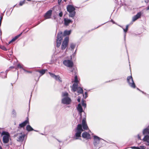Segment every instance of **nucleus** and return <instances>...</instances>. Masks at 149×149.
I'll return each instance as SVG.
<instances>
[{
    "mask_svg": "<svg viewBox=\"0 0 149 149\" xmlns=\"http://www.w3.org/2000/svg\"><path fill=\"white\" fill-rule=\"evenodd\" d=\"M102 140L104 141L103 139L95 135L93 136V144L95 149H98L101 146L100 142Z\"/></svg>",
    "mask_w": 149,
    "mask_h": 149,
    "instance_id": "nucleus-1",
    "label": "nucleus"
},
{
    "mask_svg": "<svg viewBox=\"0 0 149 149\" xmlns=\"http://www.w3.org/2000/svg\"><path fill=\"white\" fill-rule=\"evenodd\" d=\"M75 131L76 132L75 134L76 137L74 139L76 140L79 139V137H81V134L83 131V130L82 128V125L81 124H78L77 125V127L76 128Z\"/></svg>",
    "mask_w": 149,
    "mask_h": 149,
    "instance_id": "nucleus-2",
    "label": "nucleus"
},
{
    "mask_svg": "<svg viewBox=\"0 0 149 149\" xmlns=\"http://www.w3.org/2000/svg\"><path fill=\"white\" fill-rule=\"evenodd\" d=\"M63 33L62 32H60L58 33L56 41V45L57 47H59L61 42L63 41Z\"/></svg>",
    "mask_w": 149,
    "mask_h": 149,
    "instance_id": "nucleus-3",
    "label": "nucleus"
},
{
    "mask_svg": "<svg viewBox=\"0 0 149 149\" xmlns=\"http://www.w3.org/2000/svg\"><path fill=\"white\" fill-rule=\"evenodd\" d=\"M67 11L69 13V16L73 17L75 15V8L71 5H68L67 8Z\"/></svg>",
    "mask_w": 149,
    "mask_h": 149,
    "instance_id": "nucleus-4",
    "label": "nucleus"
},
{
    "mask_svg": "<svg viewBox=\"0 0 149 149\" xmlns=\"http://www.w3.org/2000/svg\"><path fill=\"white\" fill-rule=\"evenodd\" d=\"M1 135L3 136V143H8L10 136L9 133L8 132L3 131L2 132Z\"/></svg>",
    "mask_w": 149,
    "mask_h": 149,
    "instance_id": "nucleus-5",
    "label": "nucleus"
},
{
    "mask_svg": "<svg viewBox=\"0 0 149 149\" xmlns=\"http://www.w3.org/2000/svg\"><path fill=\"white\" fill-rule=\"evenodd\" d=\"M127 81L130 86L131 87L135 88L136 86L133 81V78L131 76H129L127 78Z\"/></svg>",
    "mask_w": 149,
    "mask_h": 149,
    "instance_id": "nucleus-6",
    "label": "nucleus"
},
{
    "mask_svg": "<svg viewBox=\"0 0 149 149\" xmlns=\"http://www.w3.org/2000/svg\"><path fill=\"white\" fill-rule=\"evenodd\" d=\"M71 102V99L68 97H63L61 100V103L63 104L68 105L70 104Z\"/></svg>",
    "mask_w": 149,
    "mask_h": 149,
    "instance_id": "nucleus-7",
    "label": "nucleus"
},
{
    "mask_svg": "<svg viewBox=\"0 0 149 149\" xmlns=\"http://www.w3.org/2000/svg\"><path fill=\"white\" fill-rule=\"evenodd\" d=\"M69 42V38L66 37L61 45V49L62 50H64L67 46Z\"/></svg>",
    "mask_w": 149,
    "mask_h": 149,
    "instance_id": "nucleus-8",
    "label": "nucleus"
},
{
    "mask_svg": "<svg viewBox=\"0 0 149 149\" xmlns=\"http://www.w3.org/2000/svg\"><path fill=\"white\" fill-rule=\"evenodd\" d=\"M63 64L65 66L69 67H72L73 65V62L72 61L69 60H65L63 61Z\"/></svg>",
    "mask_w": 149,
    "mask_h": 149,
    "instance_id": "nucleus-9",
    "label": "nucleus"
},
{
    "mask_svg": "<svg viewBox=\"0 0 149 149\" xmlns=\"http://www.w3.org/2000/svg\"><path fill=\"white\" fill-rule=\"evenodd\" d=\"M49 73L51 76V77L54 79L56 80L61 82L62 80L59 75H56L50 72H49Z\"/></svg>",
    "mask_w": 149,
    "mask_h": 149,
    "instance_id": "nucleus-10",
    "label": "nucleus"
},
{
    "mask_svg": "<svg viewBox=\"0 0 149 149\" xmlns=\"http://www.w3.org/2000/svg\"><path fill=\"white\" fill-rule=\"evenodd\" d=\"M52 13V10H50L47 11L44 15L45 19L51 18Z\"/></svg>",
    "mask_w": 149,
    "mask_h": 149,
    "instance_id": "nucleus-11",
    "label": "nucleus"
},
{
    "mask_svg": "<svg viewBox=\"0 0 149 149\" xmlns=\"http://www.w3.org/2000/svg\"><path fill=\"white\" fill-rule=\"evenodd\" d=\"M82 125L83 129L84 130H86L88 128V126L86 123V119L84 118L82 121Z\"/></svg>",
    "mask_w": 149,
    "mask_h": 149,
    "instance_id": "nucleus-12",
    "label": "nucleus"
},
{
    "mask_svg": "<svg viewBox=\"0 0 149 149\" xmlns=\"http://www.w3.org/2000/svg\"><path fill=\"white\" fill-rule=\"evenodd\" d=\"M141 12H139L136 15L132 17V21L134 22L138 19L140 18L141 17Z\"/></svg>",
    "mask_w": 149,
    "mask_h": 149,
    "instance_id": "nucleus-13",
    "label": "nucleus"
},
{
    "mask_svg": "<svg viewBox=\"0 0 149 149\" xmlns=\"http://www.w3.org/2000/svg\"><path fill=\"white\" fill-rule=\"evenodd\" d=\"M82 136L83 138L87 139L91 138L90 134L86 132H83L82 134Z\"/></svg>",
    "mask_w": 149,
    "mask_h": 149,
    "instance_id": "nucleus-14",
    "label": "nucleus"
},
{
    "mask_svg": "<svg viewBox=\"0 0 149 149\" xmlns=\"http://www.w3.org/2000/svg\"><path fill=\"white\" fill-rule=\"evenodd\" d=\"M71 87V88L72 91L73 92H75L77 90L78 88V84L74 83Z\"/></svg>",
    "mask_w": 149,
    "mask_h": 149,
    "instance_id": "nucleus-15",
    "label": "nucleus"
},
{
    "mask_svg": "<svg viewBox=\"0 0 149 149\" xmlns=\"http://www.w3.org/2000/svg\"><path fill=\"white\" fill-rule=\"evenodd\" d=\"M77 109L79 112V114L80 115L81 117V113L83 112V111L80 104H78Z\"/></svg>",
    "mask_w": 149,
    "mask_h": 149,
    "instance_id": "nucleus-16",
    "label": "nucleus"
},
{
    "mask_svg": "<svg viewBox=\"0 0 149 149\" xmlns=\"http://www.w3.org/2000/svg\"><path fill=\"white\" fill-rule=\"evenodd\" d=\"M64 25L66 26L68 25L70 23H72L73 22L72 20L67 18H64Z\"/></svg>",
    "mask_w": 149,
    "mask_h": 149,
    "instance_id": "nucleus-17",
    "label": "nucleus"
},
{
    "mask_svg": "<svg viewBox=\"0 0 149 149\" xmlns=\"http://www.w3.org/2000/svg\"><path fill=\"white\" fill-rule=\"evenodd\" d=\"M29 123V120L28 119H27L25 120L21 124H20L19 125V127L22 128L24 127L26 125Z\"/></svg>",
    "mask_w": 149,
    "mask_h": 149,
    "instance_id": "nucleus-18",
    "label": "nucleus"
},
{
    "mask_svg": "<svg viewBox=\"0 0 149 149\" xmlns=\"http://www.w3.org/2000/svg\"><path fill=\"white\" fill-rule=\"evenodd\" d=\"M25 136V134H22L21 133V135H19L17 141H19L22 142L24 140Z\"/></svg>",
    "mask_w": 149,
    "mask_h": 149,
    "instance_id": "nucleus-19",
    "label": "nucleus"
},
{
    "mask_svg": "<svg viewBox=\"0 0 149 149\" xmlns=\"http://www.w3.org/2000/svg\"><path fill=\"white\" fill-rule=\"evenodd\" d=\"M143 140L145 141H146L147 142L149 143V136H145Z\"/></svg>",
    "mask_w": 149,
    "mask_h": 149,
    "instance_id": "nucleus-20",
    "label": "nucleus"
},
{
    "mask_svg": "<svg viewBox=\"0 0 149 149\" xmlns=\"http://www.w3.org/2000/svg\"><path fill=\"white\" fill-rule=\"evenodd\" d=\"M26 130L28 131L33 130V129L29 125H27L26 127Z\"/></svg>",
    "mask_w": 149,
    "mask_h": 149,
    "instance_id": "nucleus-21",
    "label": "nucleus"
},
{
    "mask_svg": "<svg viewBox=\"0 0 149 149\" xmlns=\"http://www.w3.org/2000/svg\"><path fill=\"white\" fill-rule=\"evenodd\" d=\"M78 95L80 93H83V90L82 88L80 87L78 88L77 89Z\"/></svg>",
    "mask_w": 149,
    "mask_h": 149,
    "instance_id": "nucleus-22",
    "label": "nucleus"
},
{
    "mask_svg": "<svg viewBox=\"0 0 149 149\" xmlns=\"http://www.w3.org/2000/svg\"><path fill=\"white\" fill-rule=\"evenodd\" d=\"M8 70H6V72H1V74H3V76L1 77L2 78H6V74H7V72H8Z\"/></svg>",
    "mask_w": 149,
    "mask_h": 149,
    "instance_id": "nucleus-23",
    "label": "nucleus"
},
{
    "mask_svg": "<svg viewBox=\"0 0 149 149\" xmlns=\"http://www.w3.org/2000/svg\"><path fill=\"white\" fill-rule=\"evenodd\" d=\"M71 33L70 31H65L63 33V35L64 36H66V35H69Z\"/></svg>",
    "mask_w": 149,
    "mask_h": 149,
    "instance_id": "nucleus-24",
    "label": "nucleus"
},
{
    "mask_svg": "<svg viewBox=\"0 0 149 149\" xmlns=\"http://www.w3.org/2000/svg\"><path fill=\"white\" fill-rule=\"evenodd\" d=\"M149 133V129L146 128L144 129L143 131V134H146Z\"/></svg>",
    "mask_w": 149,
    "mask_h": 149,
    "instance_id": "nucleus-25",
    "label": "nucleus"
},
{
    "mask_svg": "<svg viewBox=\"0 0 149 149\" xmlns=\"http://www.w3.org/2000/svg\"><path fill=\"white\" fill-rule=\"evenodd\" d=\"M46 70H38L37 71L39 72L40 74H41V76H42L45 73Z\"/></svg>",
    "mask_w": 149,
    "mask_h": 149,
    "instance_id": "nucleus-26",
    "label": "nucleus"
},
{
    "mask_svg": "<svg viewBox=\"0 0 149 149\" xmlns=\"http://www.w3.org/2000/svg\"><path fill=\"white\" fill-rule=\"evenodd\" d=\"M68 94L66 92H63L62 93V96L64 97H68Z\"/></svg>",
    "mask_w": 149,
    "mask_h": 149,
    "instance_id": "nucleus-27",
    "label": "nucleus"
},
{
    "mask_svg": "<svg viewBox=\"0 0 149 149\" xmlns=\"http://www.w3.org/2000/svg\"><path fill=\"white\" fill-rule=\"evenodd\" d=\"M75 46V44H74L73 43H71L70 44V47L71 49V50H73Z\"/></svg>",
    "mask_w": 149,
    "mask_h": 149,
    "instance_id": "nucleus-28",
    "label": "nucleus"
},
{
    "mask_svg": "<svg viewBox=\"0 0 149 149\" xmlns=\"http://www.w3.org/2000/svg\"><path fill=\"white\" fill-rule=\"evenodd\" d=\"M0 48L4 51H6L7 50V49L3 45H0Z\"/></svg>",
    "mask_w": 149,
    "mask_h": 149,
    "instance_id": "nucleus-29",
    "label": "nucleus"
},
{
    "mask_svg": "<svg viewBox=\"0 0 149 149\" xmlns=\"http://www.w3.org/2000/svg\"><path fill=\"white\" fill-rule=\"evenodd\" d=\"M120 26L123 29V30L124 31L125 33V34H124V38L125 39V37H126V33L127 32V31L128 30V29H124L122 27V26Z\"/></svg>",
    "mask_w": 149,
    "mask_h": 149,
    "instance_id": "nucleus-30",
    "label": "nucleus"
},
{
    "mask_svg": "<svg viewBox=\"0 0 149 149\" xmlns=\"http://www.w3.org/2000/svg\"><path fill=\"white\" fill-rule=\"evenodd\" d=\"M78 81L77 77V75H75L74 77V83L78 84Z\"/></svg>",
    "mask_w": 149,
    "mask_h": 149,
    "instance_id": "nucleus-31",
    "label": "nucleus"
},
{
    "mask_svg": "<svg viewBox=\"0 0 149 149\" xmlns=\"http://www.w3.org/2000/svg\"><path fill=\"white\" fill-rule=\"evenodd\" d=\"M81 104L84 107H86V104L84 103V101L83 100H82Z\"/></svg>",
    "mask_w": 149,
    "mask_h": 149,
    "instance_id": "nucleus-32",
    "label": "nucleus"
},
{
    "mask_svg": "<svg viewBox=\"0 0 149 149\" xmlns=\"http://www.w3.org/2000/svg\"><path fill=\"white\" fill-rule=\"evenodd\" d=\"M146 147L144 146H140L138 147L137 149H145Z\"/></svg>",
    "mask_w": 149,
    "mask_h": 149,
    "instance_id": "nucleus-33",
    "label": "nucleus"
},
{
    "mask_svg": "<svg viewBox=\"0 0 149 149\" xmlns=\"http://www.w3.org/2000/svg\"><path fill=\"white\" fill-rule=\"evenodd\" d=\"M25 0L20 1L19 3V5L20 6H22L23 4H24L25 3Z\"/></svg>",
    "mask_w": 149,
    "mask_h": 149,
    "instance_id": "nucleus-34",
    "label": "nucleus"
},
{
    "mask_svg": "<svg viewBox=\"0 0 149 149\" xmlns=\"http://www.w3.org/2000/svg\"><path fill=\"white\" fill-rule=\"evenodd\" d=\"M17 68H22V69H23V68L21 64H19L17 65Z\"/></svg>",
    "mask_w": 149,
    "mask_h": 149,
    "instance_id": "nucleus-35",
    "label": "nucleus"
},
{
    "mask_svg": "<svg viewBox=\"0 0 149 149\" xmlns=\"http://www.w3.org/2000/svg\"><path fill=\"white\" fill-rule=\"evenodd\" d=\"M16 40L15 38H13L8 43L9 44H10L11 43L15 41Z\"/></svg>",
    "mask_w": 149,
    "mask_h": 149,
    "instance_id": "nucleus-36",
    "label": "nucleus"
},
{
    "mask_svg": "<svg viewBox=\"0 0 149 149\" xmlns=\"http://www.w3.org/2000/svg\"><path fill=\"white\" fill-rule=\"evenodd\" d=\"M22 33H21L20 34H19V35L15 36L14 38L16 40L19 37H20L21 34H22Z\"/></svg>",
    "mask_w": 149,
    "mask_h": 149,
    "instance_id": "nucleus-37",
    "label": "nucleus"
},
{
    "mask_svg": "<svg viewBox=\"0 0 149 149\" xmlns=\"http://www.w3.org/2000/svg\"><path fill=\"white\" fill-rule=\"evenodd\" d=\"M22 33H21L20 34H19V35L15 36L14 38L16 40L19 37H20L21 34H22Z\"/></svg>",
    "mask_w": 149,
    "mask_h": 149,
    "instance_id": "nucleus-38",
    "label": "nucleus"
},
{
    "mask_svg": "<svg viewBox=\"0 0 149 149\" xmlns=\"http://www.w3.org/2000/svg\"><path fill=\"white\" fill-rule=\"evenodd\" d=\"M23 70L25 72H28V73H31L32 72L31 71H29L27 70H26L25 69H24V68H23Z\"/></svg>",
    "mask_w": 149,
    "mask_h": 149,
    "instance_id": "nucleus-39",
    "label": "nucleus"
},
{
    "mask_svg": "<svg viewBox=\"0 0 149 149\" xmlns=\"http://www.w3.org/2000/svg\"><path fill=\"white\" fill-rule=\"evenodd\" d=\"M59 15L60 17H62L63 16V12L62 11H60L59 13Z\"/></svg>",
    "mask_w": 149,
    "mask_h": 149,
    "instance_id": "nucleus-40",
    "label": "nucleus"
},
{
    "mask_svg": "<svg viewBox=\"0 0 149 149\" xmlns=\"http://www.w3.org/2000/svg\"><path fill=\"white\" fill-rule=\"evenodd\" d=\"M85 97L84 98L85 99L86 98L88 97V94L87 92H86L85 93Z\"/></svg>",
    "mask_w": 149,
    "mask_h": 149,
    "instance_id": "nucleus-41",
    "label": "nucleus"
},
{
    "mask_svg": "<svg viewBox=\"0 0 149 149\" xmlns=\"http://www.w3.org/2000/svg\"><path fill=\"white\" fill-rule=\"evenodd\" d=\"M13 113L15 116L16 115V113L15 110H13Z\"/></svg>",
    "mask_w": 149,
    "mask_h": 149,
    "instance_id": "nucleus-42",
    "label": "nucleus"
},
{
    "mask_svg": "<svg viewBox=\"0 0 149 149\" xmlns=\"http://www.w3.org/2000/svg\"><path fill=\"white\" fill-rule=\"evenodd\" d=\"M3 16L2 15H1L0 16V22H2V20L3 19Z\"/></svg>",
    "mask_w": 149,
    "mask_h": 149,
    "instance_id": "nucleus-43",
    "label": "nucleus"
},
{
    "mask_svg": "<svg viewBox=\"0 0 149 149\" xmlns=\"http://www.w3.org/2000/svg\"><path fill=\"white\" fill-rule=\"evenodd\" d=\"M138 147H135V146H133V147H131V148L132 149H137V148Z\"/></svg>",
    "mask_w": 149,
    "mask_h": 149,
    "instance_id": "nucleus-44",
    "label": "nucleus"
},
{
    "mask_svg": "<svg viewBox=\"0 0 149 149\" xmlns=\"http://www.w3.org/2000/svg\"><path fill=\"white\" fill-rule=\"evenodd\" d=\"M74 69H71L70 70V71L71 72H73L74 71Z\"/></svg>",
    "mask_w": 149,
    "mask_h": 149,
    "instance_id": "nucleus-45",
    "label": "nucleus"
},
{
    "mask_svg": "<svg viewBox=\"0 0 149 149\" xmlns=\"http://www.w3.org/2000/svg\"><path fill=\"white\" fill-rule=\"evenodd\" d=\"M62 0H58V3L59 4H60V3Z\"/></svg>",
    "mask_w": 149,
    "mask_h": 149,
    "instance_id": "nucleus-46",
    "label": "nucleus"
},
{
    "mask_svg": "<svg viewBox=\"0 0 149 149\" xmlns=\"http://www.w3.org/2000/svg\"><path fill=\"white\" fill-rule=\"evenodd\" d=\"M138 139H140V140L141 139V137L140 136H139V134L138 135Z\"/></svg>",
    "mask_w": 149,
    "mask_h": 149,
    "instance_id": "nucleus-47",
    "label": "nucleus"
},
{
    "mask_svg": "<svg viewBox=\"0 0 149 149\" xmlns=\"http://www.w3.org/2000/svg\"><path fill=\"white\" fill-rule=\"evenodd\" d=\"M80 100H81V99L80 98H79L78 99H77V101L79 102H80Z\"/></svg>",
    "mask_w": 149,
    "mask_h": 149,
    "instance_id": "nucleus-48",
    "label": "nucleus"
},
{
    "mask_svg": "<svg viewBox=\"0 0 149 149\" xmlns=\"http://www.w3.org/2000/svg\"><path fill=\"white\" fill-rule=\"evenodd\" d=\"M128 27H129V25H127L126 26V29H128Z\"/></svg>",
    "mask_w": 149,
    "mask_h": 149,
    "instance_id": "nucleus-49",
    "label": "nucleus"
},
{
    "mask_svg": "<svg viewBox=\"0 0 149 149\" xmlns=\"http://www.w3.org/2000/svg\"><path fill=\"white\" fill-rule=\"evenodd\" d=\"M111 22H112L113 24H115V22L113 21V20H111Z\"/></svg>",
    "mask_w": 149,
    "mask_h": 149,
    "instance_id": "nucleus-50",
    "label": "nucleus"
},
{
    "mask_svg": "<svg viewBox=\"0 0 149 149\" xmlns=\"http://www.w3.org/2000/svg\"><path fill=\"white\" fill-rule=\"evenodd\" d=\"M13 68H14V67H13V66H11L9 68H11V69H12Z\"/></svg>",
    "mask_w": 149,
    "mask_h": 149,
    "instance_id": "nucleus-51",
    "label": "nucleus"
},
{
    "mask_svg": "<svg viewBox=\"0 0 149 149\" xmlns=\"http://www.w3.org/2000/svg\"><path fill=\"white\" fill-rule=\"evenodd\" d=\"M147 10H149V6L147 8Z\"/></svg>",
    "mask_w": 149,
    "mask_h": 149,
    "instance_id": "nucleus-52",
    "label": "nucleus"
},
{
    "mask_svg": "<svg viewBox=\"0 0 149 149\" xmlns=\"http://www.w3.org/2000/svg\"><path fill=\"white\" fill-rule=\"evenodd\" d=\"M148 1H145V2H146V3H148V0H147Z\"/></svg>",
    "mask_w": 149,
    "mask_h": 149,
    "instance_id": "nucleus-53",
    "label": "nucleus"
},
{
    "mask_svg": "<svg viewBox=\"0 0 149 149\" xmlns=\"http://www.w3.org/2000/svg\"><path fill=\"white\" fill-rule=\"evenodd\" d=\"M0 149H2L1 146H0Z\"/></svg>",
    "mask_w": 149,
    "mask_h": 149,
    "instance_id": "nucleus-54",
    "label": "nucleus"
},
{
    "mask_svg": "<svg viewBox=\"0 0 149 149\" xmlns=\"http://www.w3.org/2000/svg\"><path fill=\"white\" fill-rule=\"evenodd\" d=\"M1 22H0V26H1Z\"/></svg>",
    "mask_w": 149,
    "mask_h": 149,
    "instance_id": "nucleus-55",
    "label": "nucleus"
},
{
    "mask_svg": "<svg viewBox=\"0 0 149 149\" xmlns=\"http://www.w3.org/2000/svg\"><path fill=\"white\" fill-rule=\"evenodd\" d=\"M74 73L75 74L76 73V71H74Z\"/></svg>",
    "mask_w": 149,
    "mask_h": 149,
    "instance_id": "nucleus-56",
    "label": "nucleus"
},
{
    "mask_svg": "<svg viewBox=\"0 0 149 149\" xmlns=\"http://www.w3.org/2000/svg\"><path fill=\"white\" fill-rule=\"evenodd\" d=\"M64 1L65 2H66V0H64Z\"/></svg>",
    "mask_w": 149,
    "mask_h": 149,
    "instance_id": "nucleus-57",
    "label": "nucleus"
},
{
    "mask_svg": "<svg viewBox=\"0 0 149 149\" xmlns=\"http://www.w3.org/2000/svg\"><path fill=\"white\" fill-rule=\"evenodd\" d=\"M58 141L59 142H61V141H58Z\"/></svg>",
    "mask_w": 149,
    "mask_h": 149,
    "instance_id": "nucleus-58",
    "label": "nucleus"
},
{
    "mask_svg": "<svg viewBox=\"0 0 149 149\" xmlns=\"http://www.w3.org/2000/svg\"><path fill=\"white\" fill-rule=\"evenodd\" d=\"M27 1H31V0H27Z\"/></svg>",
    "mask_w": 149,
    "mask_h": 149,
    "instance_id": "nucleus-59",
    "label": "nucleus"
},
{
    "mask_svg": "<svg viewBox=\"0 0 149 149\" xmlns=\"http://www.w3.org/2000/svg\"><path fill=\"white\" fill-rule=\"evenodd\" d=\"M137 89L140 91V90L138 88H137Z\"/></svg>",
    "mask_w": 149,
    "mask_h": 149,
    "instance_id": "nucleus-60",
    "label": "nucleus"
},
{
    "mask_svg": "<svg viewBox=\"0 0 149 149\" xmlns=\"http://www.w3.org/2000/svg\"><path fill=\"white\" fill-rule=\"evenodd\" d=\"M76 50L75 51V53H76Z\"/></svg>",
    "mask_w": 149,
    "mask_h": 149,
    "instance_id": "nucleus-61",
    "label": "nucleus"
},
{
    "mask_svg": "<svg viewBox=\"0 0 149 149\" xmlns=\"http://www.w3.org/2000/svg\"><path fill=\"white\" fill-rule=\"evenodd\" d=\"M148 145H149V144H148Z\"/></svg>",
    "mask_w": 149,
    "mask_h": 149,
    "instance_id": "nucleus-62",
    "label": "nucleus"
},
{
    "mask_svg": "<svg viewBox=\"0 0 149 149\" xmlns=\"http://www.w3.org/2000/svg\"><path fill=\"white\" fill-rule=\"evenodd\" d=\"M115 1H116V0H115Z\"/></svg>",
    "mask_w": 149,
    "mask_h": 149,
    "instance_id": "nucleus-63",
    "label": "nucleus"
}]
</instances>
